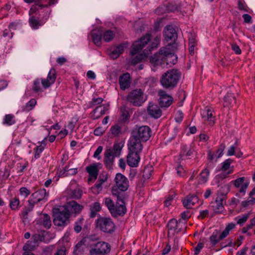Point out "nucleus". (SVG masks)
<instances>
[{
    "label": "nucleus",
    "mask_w": 255,
    "mask_h": 255,
    "mask_svg": "<svg viewBox=\"0 0 255 255\" xmlns=\"http://www.w3.org/2000/svg\"><path fill=\"white\" fill-rule=\"evenodd\" d=\"M180 77L181 72L178 70H169L162 75L160 79L161 84L165 88L173 89L177 85Z\"/></svg>",
    "instance_id": "1"
},
{
    "label": "nucleus",
    "mask_w": 255,
    "mask_h": 255,
    "mask_svg": "<svg viewBox=\"0 0 255 255\" xmlns=\"http://www.w3.org/2000/svg\"><path fill=\"white\" fill-rule=\"evenodd\" d=\"M229 191V185H225L222 187L218 192L216 200L211 203L210 208H212L215 214H220L224 210V201L225 202L227 198V195Z\"/></svg>",
    "instance_id": "2"
},
{
    "label": "nucleus",
    "mask_w": 255,
    "mask_h": 255,
    "mask_svg": "<svg viewBox=\"0 0 255 255\" xmlns=\"http://www.w3.org/2000/svg\"><path fill=\"white\" fill-rule=\"evenodd\" d=\"M71 211L68 207L63 209L54 208L53 209V223L58 227H64L69 223Z\"/></svg>",
    "instance_id": "3"
},
{
    "label": "nucleus",
    "mask_w": 255,
    "mask_h": 255,
    "mask_svg": "<svg viewBox=\"0 0 255 255\" xmlns=\"http://www.w3.org/2000/svg\"><path fill=\"white\" fill-rule=\"evenodd\" d=\"M127 100L134 106H140L145 101L146 98L143 91L140 89H135L130 91Z\"/></svg>",
    "instance_id": "4"
},
{
    "label": "nucleus",
    "mask_w": 255,
    "mask_h": 255,
    "mask_svg": "<svg viewBox=\"0 0 255 255\" xmlns=\"http://www.w3.org/2000/svg\"><path fill=\"white\" fill-rule=\"evenodd\" d=\"M151 134V130L148 126H136L132 130L131 136L142 142H146L149 139Z\"/></svg>",
    "instance_id": "5"
},
{
    "label": "nucleus",
    "mask_w": 255,
    "mask_h": 255,
    "mask_svg": "<svg viewBox=\"0 0 255 255\" xmlns=\"http://www.w3.org/2000/svg\"><path fill=\"white\" fill-rule=\"evenodd\" d=\"M96 226L102 231L108 233H113L116 229L115 224L110 218L99 217L96 221Z\"/></svg>",
    "instance_id": "6"
},
{
    "label": "nucleus",
    "mask_w": 255,
    "mask_h": 255,
    "mask_svg": "<svg viewBox=\"0 0 255 255\" xmlns=\"http://www.w3.org/2000/svg\"><path fill=\"white\" fill-rule=\"evenodd\" d=\"M111 251L110 245L105 242H99L90 247V255H106Z\"/></svg>",
    "instance_id": "7"
},
{
    "label": "nucleus",
    "mask_w": 255,
    "mask_h": 255,
    "mask_svg": "<svg viewBox=\"0 0 255 255\" xmlns=\"http://www.w3.org/2000/svg\"><path fill=\"white\" fill-rule=\"evenodd\" d=\"M167 48L168 44L165 47H161L158 52L149 57L150 62L153 66H164Z\"/></svg>",
    "instance_id": "8"
},
{
    "label": "nucleus",
    "mask_w": 255,
    "mask_h": 255,
    "mask_svg": "<svg viewBox=\"0 0 255 255\" xmlns=\"http://www.w3.org/2000/svg\"><path fill=\"white\" fill-rule=\"evenodd\" d=\"M178 44H168V48L165 57L164 66H171L177 62V56L175 55L174 52L177 49Z\"/></svg>",
    "instance_id": "9"
},
{
    "label": "nucleus",
    "mask_w": 255,
    "mask_h": 255,
    "mask_svg": "<svg viewBox=\"0 0 255 255\" xmlns=\"http://www.w3.org/2000/svg\"><path fill=\"white\" fill-rule=\"evenodd\" d=\"M115 184L112 189L120 190L121 191H126L129 187V182L127 178L123 174L118 173L116 175L114 179Z\"/></svg>",
    "instance_id": "10"
},
{
    "label": "nucleus",
    "mask_w": 255,
    "mask_h": 255,
    "mask_svg": "<svg viewBox=\"0 0 255 255\" xmlns=\"http://www.w3.org/2000/svg\"><path fill=\"white\" fill-rule=\"evenodd\" d=\"M48 196L49 193L46 192V189L44 188L39 189L31 194L28 200V203L35 206L36 203L41 201L44 202L47 201Z\"/></svg>",
    "instance_id": "11"
},
{
    "label": "nucleus",
    "mask_w": 255,
    "mask_h": 255,
    "mask_svg": "<svg viewBox=\"0 0 255 255\" xmlns=\"http://www.w3.org/2000/svg\"><path fill=\"white\" fill-rule=\"evenodd\" d=\"M151 35L146 34L139 40L135 41L132 44V48L130 51L132 55H135L141 50L150 40Z\"/></svg>",
    "instance_id": "12"
},
{
    "label": "nucleus",
    "mask_w": 255,
    "mask_h": 255,
    "mask_svg": "<svg viewBox=\"0 0 255 255\" xmlns=\"http://www.w3.org/2000/svg\"><path fill=\"white\" fill-rule=\"evenodd\" d=\"M163 36L167 42H170L168 44L176 43L177 33L175 29L172 25H167L163 30Z\"/></svg>",
    "instance_id": "13"
},
{
    "label": "nucleus",
    "mask_w": 255,
    "mask_h": 255,
    "mask_svg": "<svg viewBox=\"0 0 255 255\" xmlns=\"http://www.w3.org/2000/svg\"><path fill=\"white\" fill-rule=\"evenodd\" d=\"M158 95L159 96V105L161 108H167L172 104L173 99L166 92L160 90L158 92Z\"/></svg>",
    "instance_id": "14"
},
{
    "label": "nucleus",
    "mask_w": 255,
    "mask_h": 255,
    "mask_svg": "<svg viewBox=\"0 0 255 255\" xmlns=\"http://www.w3.org/2000/svg\"><path fill=\"white\" fill-rule=\"evenodd\" d=\"M142 141L131 136L128 144L129 151L140 153L143 148Z\"/></svg>",
    "instance_id": "15"
},
{
    "label": "nucleus",
    "mask_w": 255,
    "mask_h": 255,
    "mask_svg": "<svg viewBox=\"0 0 255 255\" xmlns=\"http://www.w3.org/2000/svg\"><path fill=\"white\" fill-rule=\"evenodd\" d=\"M233 161V160L231 158H228L225 160V161L222 163L221 168V170L224 171V172L218 174L217 177L221 179H223L227 178L229 174H232L233 172V170L232 168H230V165Z\"/></svg>",
    "instance_id": "16"
},
{
    "label": "nucleus",
    "mask_w": 255,
    "mask_h": 255,
    "mask_svg": "<svg viewBox=\"0 0 255 255\" xmlns=\"http://www.w3.org/2000/svg\"><path fill=\"white\" fill-rule=\"evenodd\" d=\"M101 164L100 163H93L86 167V170L89 176L88 181L92 179L95 180L97 178L99 174L98 167Z\"/></svg>",
    "instance_id": "17"
},
{
    "label": "nucleus",
    "mask_w": 255,
    "mask_h": 255,
    "mask_svg": "<svg viewBox=\"0 0 255 255\" xmlns=\"http://www.w3.org/2000/svg\"><path fill=\"white\" fill-rule=\"evenodd\" d=\"M245 177H240L234 181V186L236 188H240L239 193L245 195L246 192V189L249 185V182H245Z\"/></svg>",
    "instance_id": "18"
},
{
    "label": "nucleus",
    "mask_w": 255,
    "mask_h": 255,
    "mask_svg": "<svg viewBox=\"0 0 255 255\" xmlns=\"http://www.w3.org/2000/svg\"><path fill=\"white\" fill-rule=\"evenodd\" d=\"M115 157V155H114L112 150L110 148L106 150L104 153V161L107 168L110 169L112 168Z\"/></svg>",
    "instance_id": "19"
},
{
    "label": "nucleus",
    "mask_w": 255,
    "mask_h": 255,
    "mask_svg": "<svg viewBox=\"0 0 255 255\" xmlns=\"http://www.w3.org/2000/svg\"><path fill=\"white\" fill-rule=\"evenodd\" d=\"M140 159L139 153L129 151L127 156V163L130 167H136Z\"/></svg>",
    "instance_id": "20"
},
{
    "label": "nucleus",
    "mask_w": 255,
    "mask_h": 255,
    "mask_svg": "<svg viewBox=\"0 0 255 255\" xmlns=\"http://www.w3.org/2000/svg\"><path fill=\"white\" fill-rule=\"evenodd\" d=\"M126 212L127 208L125 203L122 202V203H120L119 202H117L114 210L113 212H112V215L114 217H117L118 216H123Z\"/></svg>",
    "instance_id": "21"
},
{
    "label": "nucleus",
    "mask_w": 255,
    "mask_h": 255,
    "mask_svg": "<svg viewBox=\"0 0 255 255\" xmlns=\"http://www.w3.org/2000/svg\"><path fill=\"white\" fill-rule=\"evenodd\" d=\"M198 201L197 196L194 194L189 195L182 200L184 207L187 209H191Z\"/></svg>",
    "instance_id": "22"
},
{
    "label": "nucleus",
    "mask_w": 255,
    "mask_h": 255,
    "mask_svg": "<svg viewBox=\"0 0 255 255\" xmlns=\"http://www.w3.org/2000/svg\"><path fill=\"white\" fill-rule=\"evenodd\" d=\"M127 47V44L126 43L121 44L115 47L109 54L110 57L113 59H117L122 54L125 48Z\"/></svg>",
    "instance_id": "23"
},
{
    "label": "nucleus",
    "mask_w": 255,
    "mask_h": 255,
    "mask_svg": "<svg viewBox=\"0 0 255 255\" xmlns=\"http://www.w3.org/2000/svg\"><path fill=\"white\" fill-rule=\"evenodd\" d=\"M119 83L121 89L125 90L130 86V75L128 73L123 74L120 77Z\"/></svg>",
    "instance_id": "24"
},
{
    "label": "nucleus",
    "mask_w": 255,
    "mask_h": 255,
    "mask_svg": "<svg viewBox=\"0 0 255 255\" xmlns=\"http://www.w3.org/2000/svg\"><path fill=\"white\" fill-rule=\"evenodd\" d=\"M47 235L48 232L44 231L40 233L34 234L31 238L32 241L30 242V243L32 242L33 244H30V246H32L33 248L35 246L37 245L39 242H45V238Z\"/></svg>",
    "instance_id": "25"
},
{
    "label": "nucleus",
    "mask_w": 255,
    "mask_h": 255,
    "mask_svg": "<svg viewBox=\"0 0 255 255\" xmlns=\"http://www.w3.org/2000/svg\"><path fill=\"white\" fill-rule=\"evenodd\" d=\"M93 42L97 46L101 45V39L103 38L102 31L101 29H94L91 32Z\"/></svg>",
    "instance_id": "26"
},
{
    "label": "nucleus",
    "mask_w": 255,
    "mask_h": 255,
    "mask_svg": "<svg viewBox=\"0 0 255 255\" xmlns=\"http://www.w3.org/2000/svg\"><path fill=\"white\" fill-rule=\"evenodd\" d=\"M147 112L149 115L155 119L159 118L162 114L161 110L157 105L149 106L148 107Z\"/></svg>",
    "instance_id": "27"
},
{
    "label": "nucleus",
    "mask_w": 255,
    "mask_h": 255,
    "mask_svg": "<svg viewBox=\"0 0 255 255\" xmlns=\"http://www.w3.org/2000/svg\"><path fill=\"white\" fill-rule=\"evenodd\" d=\"M64 207H68L70 211H73L75 214H79L84 208L83 206L75 201H69L67 203V205Z\"/></svg>",
    "instance_id": "28"
},
{
    "label": "nucleus",
    "mask_w": 255,
    "mask_h": 255,
    "mask_svg": "<svg viewBox=\"0 0 255 255\" xmlns=\"http://www.w3.org/2000/svg\"><path fill=\"white\" fill-rule=\"evenodd\" d=\"M181 220L179 219L178 221H177L175 219H171L167 225V228L169 230V231H172L174 233H178L181 231V229L180 228H178V223L180 222Z\"/></svg>",
    "instance_id": "29"
},
{
    "label": "nucleus",
    "mask_w": 255,
    "mask_h": 255,
    "mask_svg": "<svg viewBox=\"0 0 255 255\" xmlns=\"http://www.w3.org/2000/svg\"><path fill=\"white\" fill-rule=\"evenodd\" d=\"M90 211V217L92 218H95L97 213L101 211V207L100 203L95 202L89 205Z\"/></svg>",
    "instance_id": "30"
},
{
    "label": "nucleus",
    "mask_w": 255,
    "mask_h": 255,
    "mask_svg": "<svg viewBox=\"0 0 255 255\" xmlns=\"http://www.w3.org/2000/svg\"><path fill=\"white\" fill-rule=\"evenodd\" d=\"M106 110L107 109L105 107L102 108L101 106H97L91 113V117L94 120L98 119L105 114Z\"/></svg>",
    "instance_id": "31"
},
{
    "label": "nucleus",
    "mask_w": 255,
    "mask_h": 255,
    "mask_svg": "<svg viewBox=\"0 0 255 255\" xmlns=\"http://www.w3.org/2000/svg\"><path fill=\"white\" fill-rule=\"evenodd\" d=\"M202 116L203 118H205L207 121L209 122L210 125L213 126L214 124L215 117L213 116L212 112L209 108L207 107L205 108L203 112Z\"/></svg>",
    "instance_id": "32"
},
{
    "label": "nucleus",
    "mask_w": 255,
    "mask_h": 255,
    "mask_svg": "<svg viewBox=\"0 0 255 255\" xmlns=\"http://www.w3.org/2000/svg\"><path fill=\"white\" fill-rule=\"evenodd\" d=\"M193 149L190 146L182 145L180 153V158L184 159V156H190L193 154Z\"/></svg>",
    "instance_id": "33"
},
{
    "label": "nucleus",
    "mask_w": 255,
    "mask_h": 255,
    "mask_svg": "<svg viewBox=\"0 0 255 255\" xmlns=\"http://www.w3.org/2000/svg\"><path fill=\"white\" fill-rule=\"evenodd\" d=\"M236 103L234 95L231 93H228L224 98V106H233Z\"/></svg>",
    "instance_id": "34"
},
{
    "label": "nucleus",
    "mask_w": 255,
    "mask_h": 255,
    "mask_svg": "<svg viewBox=\"0 0 255 255\" xmlns=\"http://www.w3.org/2000/svg\"><path fill=\"white\" fill-rule=\"evenodd\" d=\"M148 54L149 52H148L147 50L145 49L143 51V54L136 55L131 60V64L133 65H136L138 63L141 62L143 60L147 57Z\"/></svg>",
    "instance_id": "35"
},
{
    "label": "nucleus",
    "mask_w": 255,
    "mask_h": 255,
    "mask_svg": "<svg viewBox=\"0 0 255 255\" xmlns=\"http://www.w3.org/2000/svg\"><path fill=\"white\" fill-rule=\"evenodd\" d=\"M39 222L42 223L43 226L47 229H49L51 226L50 217L46 213L43 214V216L40 218Z\"/></svg>",
    "instance_id": "36"
},
{
    "label": "nucleus",
    "mask_w": 255,
    "mask_h": 255,
    "mask_svg": "<svg viewBox=\"0 0 255 255\" xmlns=\"http://www.w3.org/2000/svg\"><path fill=\"white\" fill-rule=\"evenodd\" d=\"M34 207V206L32 204L28 203V205L25 207L23 210L21 211V215L23 222L26 221L28 219V214L33 210Z\"/></svg>",
    "instance_id": "37"
},
{
    "label": "nucleus",
    "mask_w": 255,
    "mask_h": 255,
    "mask_svg": "<svg viewBox=\"0 0 255 255\" xmlns=\"http://www.w3.org/2000/svg\"><path fill=\"white\" fill-rule=\"evenodd\" d=\"M103 39L107 42L111 41L115 36V34L111 30H107L102 32Z\"/></svg>",
    "instance_id": "38"
},
{
    "label": "nucleus",
    "mask_w": 255,
    "mask_h": 255,
    "mask_svg": "<svg viewBox=\"0 0 255 255\" xmlns=\"http://www.w3.org/2000/svg\"><path fill=\"white\" fill-rule=\"evenodd\" d=\"M209 173L210 171L207 168H205V169L202 170L201 173L200 174V177L199 179V183L200 184L205 183L208 179Z\"/></svg>",
    "instance_id": "39"
},
{
    "label": "nucleus",
    "mask_w": 255,
    "mask_h": 255,
    "mask_svg": "<svg viewBox=\"0 0 255 255\" xmlns=\"http://www.w3.org/2000/svg\"><path fill=\"white\" fill-rule=\"evenodd\" d=\"M123 192V191H121L120 190L112 189L113 195L116 196L117 198V202H119L120 203L125 202V195Z\"/></svg>",
    "instance_id": "40"
},
{
    "label": "nucleus",
    "mask_w": 255,
    "mask_h": 255,
    "mask_svg": "<svg viewBox=\"0 0 255 255\" xmlns=\"http://www.w3.org/2000/svg\"><path fill=\"white\" fill-rule=\"evenodd\" d=\"M120 115L122 118V120L123 122H126L129 119V115L128 108L126 106H123L121 107Z\"/></svg>",
    "instance_id": "41"
},
{
    "label": "nucleus",
    "mask_w": 255,
    "mask_h": 255,
    "mask_svg": "<svg viewBox=\"0 0 255 255\" xmlns=\"http://www.w3.org/2000/svg\"><path fill=\"white\" fill-rule=\"evenodd\" d=\"M153 171V168L151 165H147L144 167L142 172V177L144 179H149Z\"/></svg>",
    "instance_id": "42"
},
{
    "label": "nucleus",
    "mask_w": 255,
    "mask_h": 255,
    "mask_svg": "<svg viewBox=\"0 0 255 255\" xmlns=\"http://www.w3.org/2000/svg\"><path fill=\"white\" fill-rule=\"evenodd\" d=\"M235 224L234 223L229 224L220 235V239H224L225 238L229 235L230 231L235 227Z\"/></svg>",
    "instance_id": "43"
},
{
    "label": "nucleus",
    "mask_w": 255,
    "mask_h": 255,
    "mask_svg": "<svg viewBox=\"0 0 255 255\" xmlns=\"http://www.w3.org/2000/svg\"><path fill=\"white\" fill-rule=\"evenodd\" d=\"M41 84L40 79H35L33 83L32 91L35 93L42 92L43 90L41 88Z\"/></svg>",
    "instance_id": "44"
},
{
    "label": "nucleus",
    "mask_w": 255,
    "mask_h": 255,
    "mask_svg": "<svg viewBox=\"0 0 255 255\" xmlns=\"http://www.w3.org/2000/svg\"><path fill=\"white\" fill-rule=\"evenodd\" d=\"M19 203V198L17 197H14L10 200L9 206L12 210H15L20 207Z\"/></svg>",
    "instance_id": "45"
},
{
    "label": "nucleus",
    "mask_w": 255,
    "mask_h": 255,
    "mask_svg": "<svg viewBox=\"0 0 255 255\" xmlns=\"http://www.w3.org/2000/svg\"><path fill=\"white\" fill-rule=\"evenodd\" d=\"M36 104V101L34 99H31L23 107V111L28 112L31 110Z\"/></svg>",
    "instance_id": "46"
},
{
    "label": "nucleus",
    "mask_w": 255,
    "mask_h": 255,
    "mask_svg": "<svg viewBox=\"0 0 255 255\" xmlns=\"http://www.w3.org/2000/svg\"><path fill=\"white\" fill-rule=\"evenodd\" d=\"M29 22L30 26L33 29H37L41 25L40 21L34 16H32L29 18Z\"/></svg>",
    "instance_id": "47"
},
{
    "label": "nucleus",
    "mask_w": 255,
    "mask_h": 255,
    "mask_svg": "<svg viewBox=\"0 0 255 255\" xmlns=\"http://www.w3.org/2000/svg\"><path fill=\"white\" fill-rule=\"evenodd\" d=\"M105 203L112 214V212L114 211L116 205L114 201L110 198H106L105 199Z\"/></svg>",
    "instance_id": "48"
},
{
    "label": "nucleus",
    "mask_w": 255,
    "mask_h": 255,
    "mask_svg": "<svg viewBox=\"0 0 255 255\" xmlns=\"http://www.w3.org/2000/svg\"><path fill=\"white\" fill-rule=\"evenodd\" d=\"M15 123L14 119V116L11 114L6 115L5 116L3 124L7 125L8 126H11Z\"/></svg>",
    "instance_id": "49"
},
{
    "label": "nucleus",
    "mask_w": 255,
    "mask_h": 255,
    "mask_svg": "<svg viewBox=\"0 0 255 255\" xmlns=\"http://www.w3.org/2000/svg\"><path fill=\"white\" fill-rule=\"evenodd\" d=\"M33 249L32 246H30V244H29V241H28L23 247V250L24 251L23 255H35L31 252V250H33Z\"/></svg>",
    "instance_id": "50"
},
{
    "label": "nucleus",
    "mask_w": 255,
    "mask_h": 255,
    "mask_svg": "<svg viewBox=\"0 0 255 255\" xmlns=\"http://www.w3.org/2000/svg\"><path fill=\"white\" fill-rule=\"evenodd\" d=\"M37 6H38L39 8H43L44 7H46L48 6L47 4H39V3H35V4L33 5L30 8L29 11V14L30 15L33 13H34L37 10H38V8H37Z\"/></svg>",
    "instance_id": "51"
},
{
    "label": "nucleus",
    "mask_w": 255,
    "mask_h": 255,
    "mask_svg": "<svg viewBox=\"0 0 255 255\" xmlns=\"http://www.w3.org/2000/svg\"><path fill=\"white\" fill-rule=\"evenodd\" d=\"M51 83H54L56 78V70L54 68H51L49 72L47 78Z\"/></svg>",
    "instance_id": "52"
},
{
    "label": "nucleus",
    "mask_w": 255,
    "mask_h": 255,
    "mask_svg": "<svg viewBox=\"0 0 255 255\" xmlns=\"http://www.w3.org/2000/svg\"><path fill=\"white\" fill-rule=\"evenodd\" d=\"M83 221L84 219L83 218H81L78 221L75 223L74 230L77 233H79L81 232Z\"/></svg>",
    "instance_id": "53"
},
{
    "label": "nucleus",
    "mask_w": 255,
    "mask_h": 255,
    "mask_svg": "<svg viewBox=\"0 0 255 255\" xmlns=\"http://www.w3.org/2000/svg\"><path fill=\"white\" fill-rule=\"evenodd\" d=\"M82 194V191L79 189L76 188L74 190H73L71 191V197L72 198L75 199H79L81 198Z\"/></svg>",
    "instance_id": "54"
},
{
    "label": "nucleus",
    "mask_w": 255,
    "mask_h": 255,
    "mask_svg": "<svg viewBox=\"0 0 255 255\" xmlns=\"http://www.w3.org/2000/svg\"><path fill=\"white\" fill-rule=\"evenodd\" d=\"M103 100L102 98H93L92 101L89 103L90 108L101 104L103 102Z\"/></svg>",
    "instance_id": "55"
},
{
    "label": "nucleus",
    "mask_w": 255,
    "mask_h": 255,
    "mask_svg": "<svg viewBox=\"0 0 255 255\" xmlns=\"http://www.w3.org/2000/svg\"><path fill=\"white\" fill-rule=\"evenodd\" d=\"M122 148V146L121 145L120 143H115L114 145L113 150H114V155L115 156L118 157L121 154V151Z\"/></svg>",
    "instance_id": "56"
},
{
    "label": "nucleus",
    "mask_w": 255,
    "mask_h": 255,
    "mask_svg": "<svg viewBox=\"0 0 255 255\" xmlns=\"http://www.w3.org/2000/svg\"><path fill=\"white\" fill-rule=\"evenodd\" d=\"M102 184L97 181L94 186L92 187V192L95 194H98L102 190Z\"/></svg>",
    "instance_id": "57"
},
{
    "label": "nucleus",
    "mask_w": 255,
    "mask_h": 255,
    "mask_svg": "<svg viewBox=\"0 0 255 255\" xmlns=\"http://www.w3.org/2000/svg\"><path fill=\"white\" fill-rule=\"evenodd\" d=\"M178 5L175 3L169 2L166 5V10L168 11L173 12L178 9Z\"/></svg>",
    "instance_id": "58"
},
{
    "label": "nucleus",
    "mask_w": 255,
    "mask_h": 255,
    "mask_svg": "<svg viewBox=\"0 0 255 255\" xmlns=\"http://www.w3.org/2000/svg\"><path fill=\"white\" fill-rule=\"evenodd\" d=\"M225 144L224 143H222L219 146L218 149L216 151V153L218 154V156L216 157L215 161L217 160V159L220 158L223 154V151L225 148Z\"/></svg>",
    "instance_id": "59"
},
{
    "label": "nucleus",
    "mask_w": 255,
    "mask_h": 255,
    "mask_svg": "<svg viewBox=\"0 0 255 255\" xmlns=\"http://www.w3.org/2000/svg\"><path fill=\"white\" fill-rule=\"evenodd\" d=\"M44 146L42 145H40L39 146H37L34 149L35 151V155L34 157L35 158H38L40 156V153L43 151L44 150Z\"/></svg>",
    "instance_id": "60"
},
{
    "label": "nucleus",
    "mask_w": 255,
    "mask_h": 255,
    "mask_svg": "<svg viewBox=\"0 0 255 255\" xmlns=\"http://www.w3.org/2000/svg\"><path fill=\"white\" fill-rule=\"evenodd\" d=\"M222 239H220V237L218 238L217 235L213 233V234L210 237V241L213 244V245H216L220 240Z\"/></svg>",
    "instance_id": "61"
},
{
    "label": "nucleus",
    "mask_w": 255,
    "mask_h": 255,
    "mask_svg": "<svg viewBox=\"0 0 255 255\" xmlns=\"http://www.w3.org/2000/svg\"><path fill=\"white\" fill-rule=\"evenodd\" d=\"M111 133L115 135H118L121 131V128L118 125H115L111 128Z\"/></svg>",
    "instance_id": "62"
},
{
    "label": "nucleus",
    "mask_w": 255,
    "mask_h": 255,
    "mask_svg": "<svg viewBox=\"0 0 255 255\" xmlns=\"http://www.w3.org/2000/svg\"><path fill=\"white\" fill-rule=\"evenodd\" d=\"M40 82L41 84L42 85L44 89H47L49 88L52 84L53 83H51L49 80L47 79H40Z\"/></svg>",
    "instance_id": "63"
},
{
    "label": "nucleus",
    "mask_w": 255,
    "mask_h": 255,
    "mask_svg": "<svg viewBox=\"0 0 255 255\" xmlns=\"http://www.w3.org/2000/svg\"><path fill=\"white\" fill-rule=\"evenodd\" d=\"M19 193L21 195H23L24 197H27L30 194V191L26 187H21L19 189Z\"/></svg>",
    "instance_id": "64"
}]
</instances>
